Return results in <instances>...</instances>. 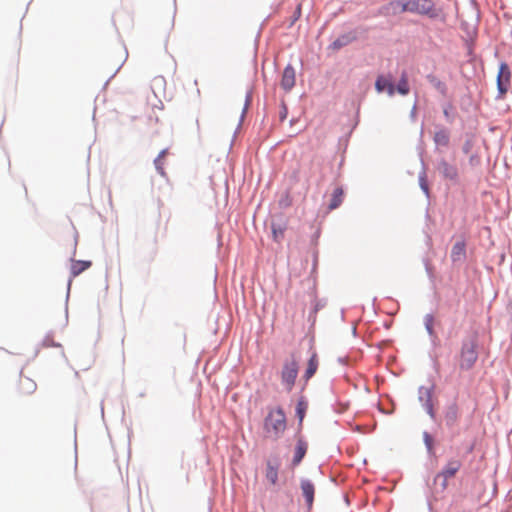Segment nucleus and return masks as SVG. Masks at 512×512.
I'll use <instances>...</instances> for the list:
<instances>
[{
    "mask_svg": "<svg viewBox=\"0 0 512 512\" xmlns=\"http://www.w3.org/2000/svg\"><path fill=\"white\" fill-rule=\"evenodd\" d=\"M287 429V417L280 406L268 409L263 420V433L266 439L279 440Z\"/></svg>",
    "mask_w": 512,
    "mask_h": 512,
    "instance_id": "f257e3e1",
    "label": "nucleus"
},
{
    "mask_svg": "<svg viewBox=\"0 0 512 512\" xmlns=\"http://www.w3.org/2000/svg\"><path fill=\"white\" fill-rule=\"evenodd\" d=\"M478 338L469 336L462 341L458 354V366L461 371L471 370L478 359Z\"/></svg>",
    "mask_w": 512,
    "mask_h": 512,
    "instance_id": "f03ea898",
    "label": "nucleus"
},
{
    "mask_svg": "<svg viewBox=\"0 0 512 512\" xmlns=\"http://www.w3.org/2000/svg\"><path fill=\"white\" fill-rule=\"evenodd\" d=\"M408 12L427 16L436 19L442 14L432 0H406Z\"/></svg>",
    "mask_w": 512,
    "mask_h": 512,
    "instance_id": "7ed1b4c3",
    "label": "nucleus"
},
{
    "mask_svg": "<svg viewBox=\"0 0 512 512\" xmlns=\"http://www.w3.org/2000/svg\"><path fill=\"white\" fill-rule=\"evenodd\" d=\"M298 375V363L294 359L284 363L281 380L288 391H291Z\"/></svg>",
    "mask_w": 512,
    "mask_h": 512,
    "instance_id": "20e7f679",
    "label": "nucleus"
},
{
    "mask_svg": "<svg viewBox=\"0 0 512 512\" xmlns=\"http://www.w3.org/2000/svg\"><path fill=\"white\" fill-rule=\"evenodd\" d=\"M511 72L507 63L502 62L499 66L497 74V88L502 97L508 91L510 84Z\"/></svg>",
    "mask_w": 512,
    "mask_h": 512,
    "instance_id": "39448f33",
    "label": "nucleus"
},
{
    "mask_svg": "<svg viewBox=\"0 0 512 512\" xmlns=\"http://www.w3.org/2000/svg\"><path fill=\"white\" fill-rule=\"evenodd\" d=\"M419 401L422 403L424 409L427 414L434 419L436 416L434 405H433V390L430 387H420L419 391Z\"/></svg>",
    "mask_w": 512,
    "mask_h": 512,
    "instance_id": "423d86ee",
    "label": "nucleus"
},
{
    "mask_svg": "<svg viewBox=\"0 0 512 512\" xmlns=\"http://www.w3.org/2000/svg\"><path fill=\"white\" fill-rule=\"evenodd\" d=\"M404 12H408L406 0L391 1L388 4L384 5L380 10V13L384 16H394Z\"/></svg>",
    "mask_w": 512,
    "mask_h": 512,
    "instance_id": "0eeeda50",
    "label": "nucleus"
},
{
    "mask_svg": "<svg viewBox=\"0 0 512 512\" xmlns=\"http://www.w3.org/2000/svg\"><path fill=\"white\" fill-rule=\"evenodd\" d=\"M462 466V463L458 459H451L449 460L446 465L443 467V469L436 474L434 478V483L437 484L438 480L441 479V477L445 478H453L457 472L460 470Z\"/></svg>",
    "mask_w": 512,
    "mask_h": 512,
    "instance_id": "6e6552de",
    "label": "nucleus"
},
{
    "mask_svg": "<svg viewBox=\"0 0 512 512\" xmlns=\"http://www.w3.org/2000/svg\"><path fill=\"white\" fill-rule=\"evenodd\" d=\"M375 88L378 93L386 91L389 96H393L395 94V86L391 77L383 75L378 76L375 82Z\"/></svg>",
    "mask_w": 512,
    "mask_h": 512,
    "instance_id": "1a4fd4ad",
    "label": "nucleus"
},
{
    "mask_svg": "<svg viewBox=\"0 0 512 512\" xmlns=\"http://www.w3.org/2000/svg\"><path fill=\"white\" fill-rule=\"evenodd\" d=\"M280 467V461L278 459L268 460L266 462L265 477L271 485L278 483V471Z\"/></svg>",
    "mask_w": 512,
    "mask_h": 512,
    "instance_id": "9d476101",
    "label": "nucleus"
},
{
    "mask_svg": "<svg viewBox=\"0 0 512 512\" xmlns=\"http://www.w3.org/2000/svg\"><path fill=\"white\" fill-rule=\"evenodd\" d=\"M438 170L442 174V176L446 179H449L451 181H456L458 179L457 167L455 165L448 163L445 160H442L439 163Z\"/></svg>",
    "mask_w": 512,
    "mask_h": 512,
    "instance_id": "9b49d317",
    "label": "nucleus"
},
{
    "mask_svg": "<svg viewBox=\"0 0 512 512\" xmlns=\"http://www.w3.org/2000/svg\"><path fill=\"white\" fill-rule=\"evenodd\" d=\"M295 85V69L288 65L284 68L282 79H281V87L289 91L291 90Z\"/></svg>",
    "mask_w": 512,
    "mask_h": 512,
    "instance_id": "f8f14e48",
    "label": "nucleus"
},
{
    "mask_svg": "<svg viewBox=\"0 0 512 512\" xmlns=\"http://www.w3.org/2000/svg\"><path fill=\"white\" fill-rule=\"evenodd\" d=\"M36 388L37 385L32 379L28 377H21L18 383L17 390L21 396H27L34 393Z\"/></svg>",
    "mask_w": 512,
    "mask_h": 512,
    "instance_id": "ddd939ff",
    "label": "nucleus"
},
{
    "mask_svg": "<svg viewBox=\"0 0 512 512\" xmlns=\"http://www.w3.org/2000/svg\"><path fill=\"white\" fill-rule=\"evenodd\" d=\"M301 490H302L303 496L306 499L308 508H311L313 505L314 493H315V487H314L313 483L307 479L301 480Z\"/></svg>",
    "mask_w": 512,
    "mask_h": 512,
    "instance_id": "4468645a",
    "label": "nucleus"
},
{
    "mask_svg": "<svg viewBox=\"0 0 512 512\" xmlns=\"http://www.w3.org/2000/svg\"><path fill=\"white\" fill-rule=\"evenodd\" d=\"M458 416H459V408H458V405L456 402H453L446 407L445 413H444V419H445L446 425L453 426L457 422Z\"/></svg>",
    "mask_w": 512,
    "mask_h": 512,
    "instance_id": "2eb2a0df",
    "label": "nucleus"
},
{
    "mask_svg": "<svg viewBox=\"0 0 512 512\" xmlns=\"http://www.w3.org/2000/svg\"><path fill=\"white\" fill-rule=\"evenodd\" d=\"M466 257V245L464 241L456 242L451 250V259L453 262L463 261Z\"/></svg>",
    "mask_w": 512,
    "mask_h": 512,
    "instance_id": "dca6fc26",
    "label": "nucleus"
},
{
    "mask_svg": "<svg viewBox=\"0 0 512 512\" xmlns=\"http://www.w3.org/2000/svg\"><path fill=\"white\" fill-rule=\"evenodd\" d=\"M306 452H307V443L304 440L299 439L297 441V444L295 447V453H294V456L292 459V465L293 466L299 465L300 462L302 461V459L304 458Z\"/></svg>",
    "mask_w": 512,
    "mask_h": 512,
    "instance_id": "f3484780",
    "label": "nucleus"
},
{
    "mask_svg": "<svg viewBox=\"0 0 512 512\" xmlns=\"http://www.w3.org/2000/svg\"><path fill=\"white\" fill-rule=\"evenodd\" d=\"M92 265L91 261L72 260L70 273L72 277H77L82 272L90 268Z\"/></svg>",
    "mask_w": 512,
    "mask_h": 512,
    "instance_id": "a211bd4d",
    "label": "nucleus"
},
{
    "mask_svg": "<svg viewBox=\"0 0 512 512\" xmlns=\"http://www.w3.org/2000/svg\"><path fill=\"white\" fill-rule=\"evenodd\" d=\"M319 365L318 356L313 353L308 361L307 368L304 374V378L309 380L317 371Z\"/></svg>",
    "mask_w": 512,
    "mask_h": 512,
    "instance_id": "6ab92c4d",
    "label": "nucleus"
},
{
    "mask_svg": "<svg viewBox=\"0 0 512 512\" xmlns=\"http://www.w3.org/2000/svg\"><path fill=\"white\" fill-rule=\"evenodd\" d=\"M343 196H344L343 189L341 187L335 188L333 191V194H332V199L329 204V208L331 210L338 208L343 201Z\"/></svg>",
    "mask_w": 512,
    "mask_h": 512,
    "instance_id": "aec40b11",
    "label": "nucleus"
},
{
    "mask_svg": "<svg viewBox=\"0 0 512 512\" xmlns=\"http://www.w3.org/2000/svg\"><path fill=\"white\" fill-rule=\"evenodd\" d=\"M449 133L445 129H441L434 134V142L438 146L447 147L449 144Z\"/></svg>",
    "mask_w": 512,
    "mask_h": 512,
    "instance_id": "412c9836",
    "label": "nucleus"
},
{
    "mask_svg": "<svg viewBox=\"0 0 512 512\" xmlns=\"http://www.w3.org/2000/svg\"><path fill=\"white\" fill-rule=\"evenodd\" d=\"M396 91L399 94L404 95V96L409 93L410 88H409L408 77H407L406 72L402 73L401 78H400L397 86L395 87V92Z\"/></svg>",
    "mask_w": 512,
    "mask_h": 512,
    "instance_id": "4be33fe9",
    "label": "nucleus"
},
{
    "mask_svg": "<svg viewBox=\"0 0 512 512\" xmlns=\"http://www.w3.org/2000/svg\"><path fill=\"white\" fill-rule=\"evenodd\" d=\"M350 41H351V39L349 36L343 35V36L337 38L336 40H334L331 43L329 48L332 49L333 51H336V50H339L340 48L346 46L347 44H349Z\"/></svg>",
    "mask_w": 512,
    "mask_h": 512,
    "instance_id": "5701e85b",
    "label": "nucleus"
},
{
    "mask_svg": "<svg viewBox=\"0 0 512 512\" xmlns=\"http://www.w3.org/2000/svg\"><path fill=\"white\" fill-rule=\"evenodd\" d=\"M306 409H307V404L303 400L298 401L297 406H296V415L299 418L300 422H302V420L305 416Z\"/></svg>",
    "mask_w": 512,
    "mask_h": 512,
    "instance_id": "b1692460",
    "label": "nucleus"
},
{
    "mask_svg": "<svg viewBox=\"0 0 512 512\" xmlns=\"http://www.w3.org/2000/svg\"><path fill=\"white\" fill-rule=\"evenodd\" d=\"M425 327L430 335L434 334V317L431 314L425 316Z\"/></svg>",
    "mask_w": 512,
    "mask_h": 512,
    "instance_id": "393cba45",
    "label": "nucleus"
},
{
    "mask_svg": "<svg viewBox=\"0 0 512 512\" xmlns=\"http://www.w3.org/2000/svg\"><path fill=\"white\" fill-rule=\"evenodd\" d=\"M272 233H273L274 240L279 242L283 238L284 231L281 227H277V226L273 225Z\"/></svg>",
    "mask_w": 512,
    "mask_h": 512,
    "instance_id": "a878e982",
    "label": "nucleus"
},
{
    "mask_svg": "<svg viewBox=\"0 0 512 512\" xmlns=\"http://www.w3.org/2000/svg\"><path fill=\"white\" fill-rule=\"evenodd\" d=\"M425 445L429 451L433 450V438L428 432L423 433Z\"/></svg>",
    "mask_w": 512,
    "mask_h": 512,
    "instance_id": "bb28decb",
    "label": "nucleus"
},
{
    "mask_svg": "<svg viewBox=\"0 0 512 512\" xmlns=\"http://www.w3.org/2000/svg\"><path fill=\"white\" fill-rule=\"evenodd\" d=\"M156 169L159 171L160 174L164 175V169H163V159L162 157L158 156L155 161Z\"/></svg>",
    "mask_w": 512,
    "mask_h": 512,
    "instance_id": "cd10ccee",
    "label": "nucleus"
},
{
    "mask_svg": "<svg viewBox=\"0 0 512 512\" xmlns=\"http://www.w3.org/2000/svg\"><path fill=\"white\" fill-rule=\"evenodd\" d=\"M448 479L449 478L441 477V479L438 480V482H440L441 491L446 490L448 486Z\"/></svg>",
    "mask_w": 512,
    "mask_h": 512,
    "instance_id": "c85d7f7f",
    "label": "nucleus"
},
{
    "mask_svg": "<svg viewBox=\"0 0 512 512\" xmlns=\"http://www.w3.org/2000/svg\"><path fill=\"white\" fill-rule=\"evenodd\" d=\"M166 150H162L158 156L162 157V159H164L165 155H166Z\"/></svg>",
    "mask_w": 512,
    "mask_h": 512,
    "instance_id": "c756f323",
    "label": "nucleus"
},
{
    "mask_svg": "<svg viewBox=\"0 0 512 512\" xmlns=\"http://www.w3.org/2000/svg\"><path fill=\"white\" fill-rule=\"evenodd\" d=\"M422 188L427 192L428 191V188H427V185L426 184H422Z\"/></svg>",
    "mask_w": 512,
    "mask_h": 512,
    "instance_id": "7c9ffc66",
    "label": "nucleus"
}]
</instances>
